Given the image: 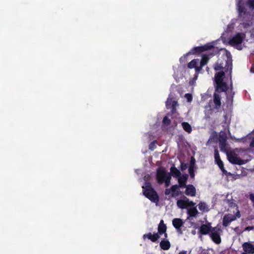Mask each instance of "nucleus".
Returning <instances> with one entry per match:
<instances>
[{
    "label": "nucleus",
    "mask_w": 254,
    "mask_h": 254,
    "mask_svg": "<svg viewBox=\"0 0 254 254\" xmlns=\"http://www.w3.org/2000/svg\"><path fill=\"white\" fill-rule=\"evenodd\" d=\"M242 254H246V253H242Z\"/></svg>",
    "instance_id": "obj_51"
},
{
    "label": "nucleus",
    "mask_w": 254,
    "mask_h": 254,
    "mask_svg": "<svg viewBox=\"0 0 254 254\" xmlns=\"http://www.w3.org/2000/svg\"><path fill=\"white\" fill-rule=\"evenodd\" d=\"M254 227H253V226H248V227H246V230L250 231V230L254 229Z\"/></svg>",
    "instance_id": "obj_42"
},
{
    "label": "nucleus",
    "mask_w": 254,
    "mask_h": 254,
    "mask_svg": "<svg viewBox=\"0 0 254 254\" xmlns=\"http://www.w3.org/2000/svg\"><path fill=\"white\" fill-rule=\"evenodd\" d=\"M164 234V240L166 239L168 237V234L166 232L163 233Z\"/></svg>",
    "instance_id": "obj_46"
},
{
    "label": "nucleus",
    "mask_w": 254,
    "mask_h": 254,
    "mask_svg": "<svg viewBox=\"0 0 254 254\" xmlns=\"http://www.w3.org/2000/svg\"><path fill=\"white\" fill-rule=\"evenodd\" d=\"M199 62V60L198 59H193L188 64L187 67L190 69L194 68L195 71H196V68L198 66L197 64Z\"/></svg>",
    "instance_id": "obj_26"
},
{
    "label": "nucleus",
    "mask_w": 254,
    "mask_h": 254,
    "mask_svg": "<svg viewBox=\"0 0 254 254\" xmlns=\"http://www.w3.org/2000/svg\"><path fill=\"white\" fill-rule=\"evenodd\" d=\"M185 97L188 102H190L192 100V96L190 93L186 94Z\"/></svg>",
    "instance_id": "obj_35"
},
{
    "label": "nucleus",
    "mask_w": 254,
    "mask_h": 254,
    "mask_svg": "<svg viewBox=\"0 0 254 254\" xmlns=\"http://www.w3.org/2000/svg\"><path fill=\"white\" fill-rule=\"evenodd\" d=\"M227 158L229 161L233 164L241 165L245 163V161L238 157L235 153L227 154Z\"/></svg>",
    "instance_id": "obj_9"
},
{
    "label": "nucleus",
    "mask_w": 254,
    "mask_h": 254,
    "mask_svg": "<svg viewBox=\"0 0 254 254\" xmlns=\"http://www.w3.org/2000/svg\"><path fill=\"white\" fill-rule=\"evenodd\" d=\"M172 192L171 188L170 189H166L165 190V194L166 195H169Z\"/></svg>",
    "instance_id": "obj_41"
},
{
    "label": "nucleus",
    "mask_w": 254,
    "mask_h": 254,
    "mask_svg": "<svg viewBox=\"0 0 254 254\" xmlns=\"http://www.w3.org/2000/svg\"><path fill=\"white\" fill-rule=\"evenodd\" d=\"M239 11H240V12H242V9H241V7H240V8H239Z\"/></svg>",
    "instance_id": "obj_50"
},
{
    "label": "nucleus",
    "mask_w": 254,
    "mask_h": 254,
    "mask_svg": "<svg viewBox=\"0 0 254 254\" xmlns=\"http://www.w3.org/2000/svg\"><path fill=\"white\" fill-rule=\"evenodd\" d=\"M237 218H240L241 217V214L240 213V212L239 211H238L236 214V216H235Z\"/></svg>",
    "instance_id": "obj_44"
},
{
    "label": "nucleus",
    "mask_w": 254,
    "mask_h": 254,
    "mask_svg": "<svg viewBox=\"0 0 254 254\" xmlns=\"http://www.w3.org/2000/svg\"><path fill=\"white\" fill-rule=\"evenodd\" d=\"M172 101L171 100H169V99H168L167 101H166V106L168 109H170V107H171Z\"/></svg>",
    "instance_id": "obj_39"
},
{
    "label": "nucleus",
    "mask_w": 254,
    "mask_h": 254,
    "mask_svg": "<svg viewBox=\"0 0 254 254\" xmlns=\"http://www.w3.org/2000/svg\"><path fill=\"white\" fill-rule=\"evenodd\" d=\"M213 227L211 226L210 223L202 224L199 228V232L201 235H207L210 234Z\"/></svg>",
    "instance_id": "obj_13"
},
{
    "label": "nucleus",
    "mask_w": 254,
    "mask_h": 254,
    "mask_svg": "<svg viewBox=\"0 0 254 254\" xmlns=\"http://www.w3.org/2000/svg\"><path fill=\"white\" fill-rule=\"evenodd\" d=\"M162 123L163 125L168 126L170 125L171 120L167 116H165L163 119Z\"/></svg>",
    "instance_id": "obj_34"
},
{
    "label": "nucleus",
    "mask_w": 254,
    "mask_h": 254,
    "mask_svg": "<svg viewBox=\"0 0 254 254\" xmlns=\"http://www.w3.org/2000/svg\"><path fill=\"white\" fill-rule=\"evenodd\" d=\"M203 72V70H201L199 68H196V71H195V73L193 75V79L192 81H190V85H192L193 84V81H195L197 79L198 74L200 73H202Z\"/></svg>",
    "instance_id": "obj_30"
},
{
    "label": "nucleus",
    "mask_w": 254,
    "mask_h": 254,
    "mask_svg": "<svg viewBox=\"0 0 254 254\" xmlns=\"http://www.w3.org/2000/svg\"><path fill=\"white\" fill-rule=\"evenodd\" d=\"M185 191V193L188 196H194L196 194V189L192 185H188Z\"/></svg>",
    "instance_id": "obj_20"
},
{
    "label": "nucleus",
    "mask_w": 254,
    "mask_h": 254,
    "mask_svg": "<svg viewBox=\"0 0 254 254\" xmlns=\"http://www.w3.org/2000/svg\"><path fill=\"white\" fill-rule=\"evenodd\" d=\"M237 49L238 50H242V47H241V46H238V47H237Z\"/></svg>",
    "instance_id": "obj_47"
},
{
    "label": "nucleus",
    "mask_w": 254,
    "mask_h": 254,
    "mask_svg": "<svg viewBox=\"0 0 254 254\" xmlns=\"http://www.w3.org/2000/svg\"><path fill=\"white\" fill-rule=\"evenodd\" d=\"M171 107H170V109H171V112L172 113H174L176 111V106L178 105V102L176 101H172Z\"/></svg>",
    "instance_id": "obj_32"
},
{
    "label": "nucleus",
    "mask_w": 254,
    "mask_h": 254,
    "mask_svg": "<svg viewBox=\"0 0 254 254\" xmlns=\"http://www.w3.org/2000/svg\"><path fill=\"white\" fill-rule=\"evenodd\" d=\"M143 193L144 196L152 202H157L159 196L156 191L152 187L150 183H146L145 187H143Z\"/></svg>",
    "instance_id": "obj_2"
},
{
    "label": "nucleus",
    "mask_w": 254,
    "mask_h": 254,
    "mask_svg": "<svg viewBox=\"0 0 254 254\" xmlns=\"http://www.w3.org/2000/svg\"><path fill=\"white\" fill-rule=\"evenodd\" d=\"M185 199H179L177 201V205L180 208L185 209L189 206H195V203L190 200L187 197L184 196Z\"/></svg>",
    "instance_id": "obj_8"
},
{
    "label": "nucleus",
    "mask_w": 254,
    "mask_h": 254,
    "mask_svg": "<svg viewBox=\"0 0 254 254\" xmlns=\"http://www.w3.org/2000/svg\"><path fill=\"white\" fill-rule=\"evenodd\" d=\"M226 59L225 60V64L222 61L218 59L217 62L214 65V69L216 71L225 70V72H229V76L230 80V89L233 90V83L232 81V59L231 53L227 52L226 54Z\"/></svg>",
    "instance_id": "obj_1"
},
{
    "label": "nucleus",
    "mask_w": 254,
    "mask_h": 254,
    "mask_svg": "<svg viewBox=\"0 0 254 254\" xmlns=\"http://www.w3.org/2000/svg\"><path fill=\"white\" fill-rule=\"evenodd\" d=\"M171 180V176L170 174H168L167 179L164 180V183H165V187H168L170 186Z\"/></svg>",
    "instance_id": "obj_33"
},
{
    "label": "nucleus",
    "mask_w": 254,
    "mask_h": 254,
    "mask_svg": "<svg viewBox=\"0 0 254 254\" xmlns=\"http://www.w3.org/2000/svg\"><path fill=\"white\" fill-rule=\"evenodd\" d=\"M179 254H187V252L185 251H182L179 253Z\"/></svg>",
    "instance_id": "obj_45"
},
{
    "label": "nucleus",
    "mask_w": 254,
    "mask_h": 254,
    "mask_svg": "<svg viewBox=\"0 0 254 254\" xmlns=\"http://www.w3.org/2000/svg\"><path fill=\"white\" fill-rule=\"evenodd\" d=\"M214 159L215 163L218 166L223 173L225 174H227L228 172L224 168L223 162L220 159L217 149H215L214 150Z\"/></svg>",
    "instance_id": "obj_11"
},
{
    "label": "nucleus",
    "mask_w": 254,
    "mask_h": 254,
    "mask_svg": "<svg viewBox=\"0 0 254 254\" xmlns=\"http://www.w3.org/2000/svg\"><path fill=\"white\" fill-rule=\"evenodd\" d=\"M180 188L178 185H174L171 187V195L173 197H176L181 193V190H179Z\"/></svg>",
    "instance_id": "obj_22"
},
{
    "label": "nucleus",
    "mask_w": 254,
    "mask_h": 254,
    "mask_svg": "<svg viewBox=\"0 0 254 254\" xmlns=\"http://www.w3.org/2000/svg\"><path fill=\"white\" fill-rule=\"evenodd\" d=\"M250 70H251V72H253V73L254 72V71L253 70V68H251Z\"/></svg>",
    "instance_id": "obj_49"
},
{
    "label": "nucleus",
    "mask_w": 254,
    "mask_h": 254,
    "mask_svg": "<svg viewBox=\"0 0 254 254\" xmlns=\"http://www.w3.org/2000/svg\"><path fill=\"white\" fill-rule=\"evenodd\" d=\"M182 126L185 131L188 133H190L192 131V127L191 126L188 122H183Z\"/></svg>",
    "instance_id": "obj_29"
},
{
    "label": "nucleus",
    "mask_w": 254,
    "mask_h": 254,
    "mask_svg": "<svg viewBox=\"0 0 254 254\" xmlns=\"http://www.w3.org/2000/svg\"><path fill=\"white\" fill-rule=\"evenodd\" d=\"M219 147L221 151L226 150L227 137L224 134H220L219 136Z\"/></svg>",
    "instance_id": "obj_16"
},
{
    "label": "nucleus",
    "mask_w": 254,
    "mask_h": 254,
    "mask_svg": "<svg viewBox=\"0 0 254 254\" xmlns=\"http://www.w3.org/2000/svg\"><path fill=\"white\" fill-rule=\"evenodd\" d=\"M247 4L250 8L254 9V0H248Z\"/></svg>",
    "instance_id": "obj_36"
},
{
    "label": "nucleus",
    "mask_w": 254,
    "mask_h": 254,
    "mask_svg": "<svg viewBox=\"0 0 254 254\" xmlns=\"http://www.w3.org/2000/svg\"><path fill=\"white\" fill-rule=\"evenodd\" d=\"M194 160L193 158H192L191 159L190 163L189 168V173L190 174V177L191 179H194L195 176L194 170Z\"/></svg>",
    "instance_id": "obj_25"
},
{
    "label": "nucleus",
    "mask_w": 254,
    "mask_h": 254,
    "mask_svg": "<svg viewBox=\"0 0 254 254\" xmlns=\"http://www.w3.org/2000/svg\"><path fill=\"white\" fill-rule=\"evenodd\" d=\"M236 219V217L231 214L225 215L223 218L222 224L224 227H227L232 221Z\"/></svg>",
    "instance_id": "obj_18"
},
{
    "label": "nucleus",
    "mask_w": 254,
    "mask_h": 254,
    "mask_svg": "<svg viewBox=\"0 0 254 254\" xmlns=\"http://www.w3.org/2000/svg\"><path fill=\"white\" fill-rule=\"evenodd\" d=\"M235 94V93L234 92H233L232 93V100H233V96Z\"/></svg>",
    "instance_id": "obj_48"
},
{
    "label": "nucleus",
    "mask_w": 254,
    "mask_h": 254,
    "mask_svg": "<svg viewBox=\"0 0 254 254\" xmlns=\"http://www.w3.org/2000/svg\"><path fill=\"white\" fill-rule=\"evenodd\" d=\"M220 229L217 227H213L211 232L209 234L212 240L216 244H219L221 242V239L219 231Z\"/></svg>",
    "instance_id": "obj_7"
},
{
    "label": "nucleus",
    "mask_w": 254,
    "mask_h": 254,
    "mask_svg": "<svg viewBox=\"0 0 254 254\" xmlns=\"http://www.w3.org/2000/svg\"><path fill=\"white\" fill-rule=\"evenodd\" d=\"M212 102L214 103L213 109L218 110L220 108L221 106V96L218 93L216 92L214 93L213 100H209L206 107L211 108L212 107L211 104Z\"/></svg>",
    "instance_id": "obj_4"
},
{
    "label": "nucleus",
    "mask_w": 254,
    "mask_h": 254,
    "mask_svg": "<svg viewBox=\"0 0 254 254\" xmlns=\"http://www.w3.org/2000/svg\"><path fill=\"white\" fill-rule=\"evenodd\" d=\"M189 178V175L187 174H184L182 175H181L180 177L178 178V186L180 188H184L185 187H187V183Z\"/></svg>",
    "instance_id": "obj_14"
},
{
    "label": "nucleus",
    "mask_w": 254,
    "mask_h": 254,
    "mask_svg": "<svg viewBox=\"0 0 254 254\" xmlns=\"http://www.w3.org/2000/svg\"><path fill=\"white\" fill-rule=\"evenodd\" d=\"M168 174L164 168H158L157 170L156 179L159 184H162L167 179Z\"/></svg>",
    "instance_id": "obj_10"
},
{
    "label": "nucleus",
    "mask_w": 254,
    "mask_h": 254,
    "mask_svg": "<svg viewBox=\"0 0 254 254\" xmlns=\"http://www.w3.org/2000/svg\"><path fill=\"white\" fill-rule=\"evenodd\" d=\"M160 247L163 250H168L171 247V244L168 240H163L160 242Z\"/></svg>",
    "instance_id": "obj_27"
},
{
    "label": "nucleus",
    "mask_w": 254,
    "mask_h": 254,
    "mask_svg": "<svg viewBox=\"0 0 254 254\" xmlns=\"http://www.w3.org/2000/svg\"><path fill=\"white\" fill-rule=\"evenodd\" d=\"M171 176H172L175 178H178L181 175V172L174 166H172L170 168V174Z\"/></svg>",
    "instance_id": "obj_24"
},
{
    "label": "nucleus",
    "mask_w": 254,
    "mask_h": 254,
    "mask_svg": "<svg viewBox=\"0 0 254 254\" xmlns=\"http://www.w3.org/2000/svg\"><path fill=\"white\" fill-rule=\"evenodd\" d=\"M250 146L251 147H254V138H253L250 144Z\"/></svg>",
    "instance_id": "obj_43"
},
{
    "label": "nucleus",
    "mask_w": 254,
    "mask_h": 254,
    "mask_svg": "<svg viewBox=\"0 0 254 254\" xmlns=\"http://www.w3.org/2000/svg\"><path fill=\"white\" fill-rule=\"evenodd\" d=\"M184 222L181 218H174L172 221L173 226L176 229L177 232L180 234L182 233L181 227L183 226Z\"/></svg>",
    "instance_id": "obj_15"
},
{
    "label": "nucleus",
    "mask_w": 254,
    "mask_h": 254,
    "mask_svg": "<svg viewBox=\"0 0 254 254\" xmlns=\"http://www.w3.org/2000/svg\"><path fill=\"white\" fill-rule=\"evenodd\" d=\"M188 168V164L181 162L180 165V169L182 171L186 170Z\"/></svg>",
    "instance_id": "obj_37"
},
{
    "label": "nucleus",
    "mask_w": 254,
    "mask_h": 254,
    "mask_svg": "<svg viewBox=\"0 0 254 254\" xmlns=\"http://www.w3.org/2000/svg\"><path fill=\"white\" fill-rule=\"evenodd\" d=\"M167 231V226L164 224L163 220H161L159 223L158 227V232L157 233L159 234V235L160 236L161 235H162L164 233L166 232Z\"/></svg>",
    "instance_id": "obj_23"
},
{
    "label": "nucleus",
    "mask_w": 254,
    "mask_h": 254,
    "mask_svg": "<svg viewBox=\"0 0 254 254\" xmlns=\"http://www.w3.org/2000/svg\"><path fill=\"white\" fill-rule=\"evenodd\" d=\"M225 72H226L223 71H221L217 72L215 74V76H214L215 83L219 82H224L223 80H224V78L225 77Z\"/></svg>",
    "instance_id": "obj_21"
},
{
    "label": "nucleus",
    "mask_w": 254,
    "mask_h": 254,
    "mask_svg": "<svg viewBox=\"0 0 254 254\" xmlns=\"http://www.w3.org/2000/svg\"><path fill=\"white\" fill-rule=\"evenodd\" d=\"M160 236L159 235L158 233L152 234L150 232L144 234L143 236V239L144 240L148 239V240H150L153 243L157 242Z\"/></svg>",
    "instance_id": "obj_17"
},
{
    "label": "nucleus",
    "mask_w": 254,
    "mask_h": 254,
    "mask_svg": "<svg viewBox=\"0 0 254 254\" xmlns=\"http://www.w3.org/2000/svg\"><path fill=\"white\" fill-rule=\"evenodd\" d=\"M249 198L254 205V194L253 193H250L249 195Z\"/></svg>",
    "instance_id": "obj_40"
},
{
    "label": "nucleus",
    "mask_w": 254,
    "mask_h": 254,
    "mask_svg": "<svg viewBox=\"0 0 254 254\" xmlns=\"http://www.w3.org/2000/svg\"><path fill=\"white\" fill-rule=\"evenodd\" d=\"M157 142L156 140H155V141H153L152 142H151L149 145V149L151 150H153L154 149L155 147V143L156 142Z\"/></svg>",
    "instance_id": "obj_38"
},
{
    "label": "nucleus",
    "mask_w": 254,
    "mask_h": 254,
    "mask_svg": "<svg viewBox=\"0 0 254 254\" xmlns=\"http://www.w3.org/2000/svg\"><path fill=\"white\" fill-rule=\"evenodd\" d=\"M215 92H226L228 89V86L225 82H219L215 83Z\"/></svg>",
    "instance_id": "obj_12"
},
{
    "label": "nucleus",
    "mask_w": 254,
    "mask_h": 254,
    "mask_svg": "<svg viewBox=\"0 0 254 254\" xmlns=\"http://www.w3.org/2000/svg\"><path fill=\"white\" fill-rule=\"evenodd\" d=\"M213 49V52L215 49L214 45L212 43H207L205 45L201 46L195 47L192 48L185 56L189 55H197L205 51Z\"/></svg>",
    "instance_id": "obj_3"
},
{
    "label": "nucleus",
    "mask_w": 254,
    "mask_h": 254,
    "mask_svg": "<svg viewBox=\"0 0 254 254\" xmlns=\"http://www.w3.org/2000/svg\"><path fill=\"white\" fill-rule=\"evenodd\" d=\"M245 34L243 33H238L234 35L229 40V43L232 46L238 45L241 44L245 38Z\"/></svg>",
    "instance_id": "obj_6"
},
{
    "label": "nucleus",
    "mask_w": 254,
    "mask_h": 254,
    "mask_svg": "<svg viewBox=\"0 0 254 254\" xmlns=\"http://www.w3.org/2000/svg\"><path fill=\"white\" fill-rule=\"evenodd\" d=\"M214 50L215 51V52L211 53L210 55L202 54L201 55V59L199 62V65L197 67V68H199V69L203 70V67H204L208 63L210 57L214 56L217 52V49L216 48H215Z\"/></svg>",
    "instance_id": "obj_5"
},
{
    "label": "nucleus",
    "mask_w": 254,
    "mask_h": 254,
    "mask_svg": "<svg viewBox=\"0 0 254 254\" xmlns=\"http://www.w3.org/2000/svg\"><path fill=\"white\" fill-rule=\"evenodd\" d=\"M190 207L188 209V214L190 217H195L198 213L196 207L194 206Z\"/></svg>",
    "instance_id": "obj_28"
},
{
    "label": "nucleus",
    "mask_w": 254,
    "mask_h": 254,
    "mask_svg": "<svg viewBox=\"0 0 254 254\" xmlns=\"http://www.w3.org/2000/svg\"><path fill=\"white\" fill-rule=\"evenodd\" d=\"M198 206L199 209L200 211H207V205H206V203L204 202H200L198 204Z\"/></svg>",
    "instance_id": "obj_31"
},
{
    "label": "nucleus",
    "mask_w": 254,
    "mask_h": 254,
    "mask_svg": "<svg viewBox=\"0 0 254 254\" xmlns=\"http://www.w3.org/2000/svg\"><path fill=\"white\" fill-rule=\"evenodd\" d=\"M242 247L245 253L250 254H254V246L251 243L245 242L243 244Z\"/></svg>",
    "instance_id": "obj_19"
}]
</instances>
